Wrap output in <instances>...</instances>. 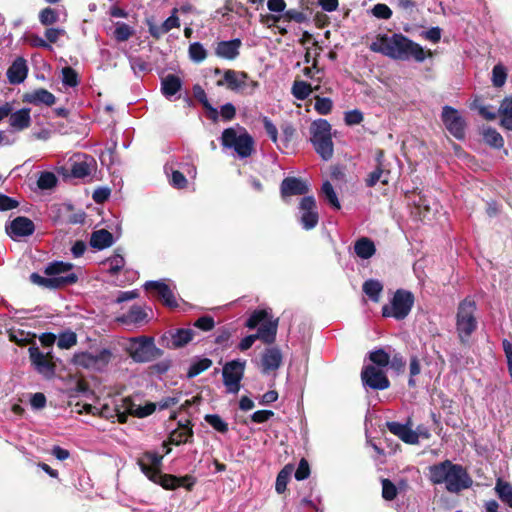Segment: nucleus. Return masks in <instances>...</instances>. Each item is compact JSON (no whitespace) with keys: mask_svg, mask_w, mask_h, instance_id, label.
Listing matches in <instances>:
<instances>
[{"mask_svg":"<svg viewBox=\"0 0 512 512\" xmlns=\"http://www.w3.org/2000/svg\"><path fill=\"white\" fill-rule=\"evenodd\" d=\"M62 84L66 87L74 88L79 84L78 73L70 66H65L61 70Z\"/></svg>","mask_w":512,"mask_h":512,"instance_id":"obj_45","label":"nucleus"},{"mask_svg":"<svg viewBox=\"0 0 512 512\" xmlns=\"http://www.w3.org/2000/svg\"><path fill=\"white\" fill-rule=\"evenodd\" d=\"M108 271L111 275H116L125 265V260L122 254L118 251L106 260Z\"/></svg>","mask_w":512,"mask_h":512,"instance_id":"obj_49","label":"nucleus"},{"mask_svg":"<svg viewBox=\"0 0 512 512\" xmlns=\"http://www.w3.org/2000/svg\"><path fill=\"white\" fill-rule=\"evenodd\" d=\"M144 287L148 291L155 292V295L163 302L164 305L170 308L178 306L176 297L172 289L162 281H147Z\"/></svg>","mask_w":512,"mask_h":512,"instance_id":"obj_17","label":"nucleus"},{"mask_svg":"<svg viewBox=\"0 0 512 512\" xmlns=\"http://www.w3.org/2000/svg\"><path fill=\"white\" fill-rule=\"evenodd\" d=\"M181 88L182 81L178 76L174 74H168L161 81V92L168 99L179 92Z\"/></svg>","mask_w":512,"mask_h":512,"instance_id":"obj_31","label":"nucleus"},{"mask_svg":"<svg viewBox=\"0 0 512 512\" xmlns=\"http://www.w3.org/2000/svg\"><path fill=\"white\" fill-rule=\"evenodd\" d=\"M430 480L434 484H445L451 493H459L471 487L473 481L467 471L459 464L450 460L429 467Z\"/></svg>","mask_w":512,"mask_h":512,"instance_id":"obj_3","label":"nucleus"},{"mask_svg":"<svg viewBox=\"0 0 512 512\" xmlns=\"http://www.w3.org/2000/svg\"><path fill=\"white\" fill-rule=\"evenodd\" d=\"M369 49L393 60L409 61L413 59L416 62H423L426 59L423 47L402 33L378 34Z\"/></svg>","mask_w":512,"mask_h":512,"instance_id":"obj_1","label":"nucleus"},{"mask_svg":"<svg viewBox=\"0 0 512 512\" xmlns=\"http://www.w3.org/2000/svg\"><path fill=\"white\" fill-rule=\"evenodd\" d=\"M59 20V13L56 9L46 7L39 13V21L44 26L55 24Z\"/></svg>","mask_w":512,"mask_h":512,"instance_id":"obj_46","label":"nucleus"},{"mask_svg":"<svg viewBox=\"0 0 512 512\" xmlns=\"http://www.w3.org/2000/svg\"><path fill=\"white\" fill-rule=\"evenodd\" d=\"M193 429L190 421L186 424H179V427L173 430L169 435V442L174 445L190 443L193 439Z\"/></svg>","mask_w":512,"mask_h":512,"instance_id":"obj_26","label":"nucleus"},{"mask_svg":"<svg viewBox=\"0 0 512 512\" xmlns=\"http://www.w3.org/2000/svg\"><path fill=\"white\" fill-rule=\"evenodd\" d=\"M386 427L392 434L407 444H417L419 442L418 434L407 424L391 421L386 423Z\"/></svg>","mask_w":512,"mask_h":512,"instance_id":"obj_23","label":"nucleus"},{"mask_svg":"<svg viewBox=\"0 0 512 512\" xmlns=\"http://www.w3.org/2000/svg\"><path fill=\"white\" fill-rule=\"evenodd\" d=\"M225 84L231 91L245 94H253L259 86L258 82L250 79L246 72L231 69L226 70L223 79L217 81V86Z\"/></svg>","mask_w":512,"mask_h":512,"instance_id":"obj_10","label":"nucleus"},{"mask_svg":"<svg viewBox=\"0 0 512 512\" xmlns=\"http://www.w3.org/2000/svg\"><path fill=\"white\" fill-rule=\"evenodd\" d=\"M476 303L467 297L462 300L456 312V332L461 344L467 345L471 335L476 331L478 322L475 317Z\"/></svg>","mask_w":512,"mask_h":512,"instance_id":"obj_4","label":"nucleus"},{"mask_svg":"<svg viewBox=\"0 0 512 512\" xmlns=\"http://www.w3.org/2000/svg\"><path fill=\"white\" fill-rule=\"evenodd\" d=\"M28 73L26 61L23 58H17L7 70V78L11 84L22 83Z\"/></svg>","mask_w":512,"mask_h":512,"instance_id":"obj_25","label":"nucleus"},{"mask_svg":"<svg viewBox=\"0 0 512 512\" xmlns=\"http://www.w3.org/2000/svg\"><path fill=\"white\" fill-rule=\"evenodd\" d=\"M193 92L194 97L203 105L204 109L207 111L209 119L213 122H217L219 119V111L210 104L205 90L201 86L195 85Z\"/></svg>","mask_w":512,"mask_h":512,"instance_id":"obj_32","label":"nucleus"},{"mask_svg":"<svg viewBox=\"0 0 512 512\" xmlns=\"http://www.w3.org/2000/svg\"><path fill=\"white\" fill-rule=\"evenodd\" d=\"M361 378L365 386L374 390H385L390 386L386 374L373 365H368L362 370Z\"/></svg>","mask_w":512,"mask_h":512,"instance_id":"obj_15","label":"nucleus"},{"mask_svg":"<svg viewBox=\"0 0 512 512\" xmlns=\"http://www.w3.org/2000/svg\"><path fill=\"white\" fill-rule=\"evenodd\" d=\"M163 457L156 452H146L138 459V465L142 473L152 482L161 485L164 489L175 490L178 487H185L192 490L195 485V478L190 475L177 477L169 474H161L160 467Z\"/></svg>","mask_w":512,"mask_h":512,"instance_id":"obj_2","label":"nucleus"},{"mask_svg":"<svg viewBox=\"0 0 512 512\" xmlns=\"http://www.w3.org/2000/svg\"><path fill=\"white\" fill-rule=\"evenodd\" d=\"M502 347L507 359L508 373L512 381V343L509 340L504 339L502 341Z\"/></svg>","mask_w":512,"mask_h":512,"instance_id":"obj_64","label":"nucleus"},{"mask_svg":"<svg viewBox=\"0 0 512 512\" xmlns=\"http://www.w3.org/2000/svg\"><path fill=\"white\" fill-rule=\"evenodd\" d=\"M390 171L386 165L376 166V168L370 172L365 180L366 186L374 187L378 182L383 185L389 183Z\"/></svg>","mask_w":512,"mask_h":512,"instance_id":"obj_33","label":"nucleus"},{"mask_svg":"<svg viewBox=\"0 0 512 512\" xmlns=\"http://www.w3.org/2000/svg\"><path fill=\"white\" fill-rule=\"evenodd\" d=\"M362 289L371 301L378 302L383 290V285L378 280L369 279L363 283Z\"/></svg>","mask_w":512,"mask_h":512,"instance_id":"obj_35","label":"nucleus"},{"mask_svg":"<svg viewBox=\"0 0 512 512\" xmlns=\"http://www.w3.org/2000/svg\"><path fill=\"white\" fill-rule=\"evenodd\" d=\"M125 350L134 362L146 363L154 361L163 355L152 337L139 336L130 338L125 344Z\"/></svg>","mask_w":512,"mask_h":512,"instance_id":"obj_5","label":"nucleus"},{"mask_svg":"<svg viewBox=\"0 0 512 512\" xmlns=\"http://www.w3.org/2000/svg\"><path fill=\"white\" fill-rule=\"evenodd\" d=\"M113 242V235L105 229L94 231L90 237V245L98 250L110 247Z\"/></svg>","mask_w":512,"mask_h":512,"instance_id":"obj_30","label":"nucleus"},{"mask_svg":"<svg viewBox=\"0 0 512 512\" xmlns=\"http://www.w3.org/2000/svg\"><path fill=\"white\" fill-rule=\"evenodd\" d=\"M204 420L217 432L226 433L229 429L228 423L225 422L218 414H207Z\"/></svg>","mask_w":512,"mask_h":512,"instance_id":"obj_47","label":"nucleus"},{"mask_svg":"<svg viewBox=\"0 0 512 512\" xmlns=\"http://www.w3.org/2000/svg\"><path fill=\"white\" fill-rule=\"evenodd\" d=\"M77 342L76 334L72 331L63 332L59 335L57 345L61 349H69Z\"/></svg>","mask_w":512,"mask_h":512,"instance_id":"obj_54","label":"nucleus"},{"mask_svg":"<svg viewBox=\"0 0 512 512\" xmlns=\"http://www.w3.org/2000/svg\"><path fill=\"white\" fill-rule=\"evenodd\" d=\"M292 95L298 100L307 99L311 92V85L305 81H295L292 85Z\"/></svg>","mask_w":512,"mask_h":512,"instance_id":"obj_44","label":"nucleus"},{"mask_svg":"<svg viewBox=\"0 0 512 512\" xmlns=\"http://www.w3.org/2000/svg\"><path fill=\"white\" fill-rule=\"evenodd\" d=\"M397 495L396 486L388 479L382 480V496L385 500L391 501Z\"/></svg>","mask_w":512,"mask_h":512,"instance_id":"obj_60","label":"nucleus"},{"mask_svg":"<svg viewBox=\"0 0 512 512\" xmlns=\"http://www.w3.org/2000/svg\"><path fill=\"white\" fill-rule=\"evenodd\" d=\"M57 184V178L52 172H41L38 180L37 185L42 190H48L56 186Z\"/></svg>","mask_w":512,"mask_h":512,"instance_id":"obj_52","label":"nucleus"},{"mask_svg":"<svg viewBox=\"0 0 512 512\" xmlns=\"http://www.w3.org/2000/svg\"><path fill=\"white\" fill-rule=\"evenodd\" d=\"M354 253L358 258L367 260L376 253V246L370 238L360 237L354 243Z\"/></svg>","mask_w":512,"mask_h":512,"instance_id":"obj_28","label":"nucleus"},{"mask_svg":"<svg viewBox=\"0 0 512 512\" xmlns=\"http://www.w3.org/2000/svg\"><path fill=\"white\" fill-rule=\"evenodd\" d=\"M156 410L155 403H147L145 406H137L135 409L130 408V413L138 418H144L151 415Z\"/></svg>","mask_w":512,"mask_h":512,"instance_id":"obj_58","label":"nucleus"},{"mask_svg":"<svg viewBox=\"0 0 512 512\" xmlns=\"http://www.w3.org/2000/svg\"><path fill=\"white\" fill-rule=\"evenodd\" d=\"M321 190L325 200L329 203V205L333 209L339 210L341 208V204L332 184L329 181H325Z\"/></svg>","mask_w":512,"mask_h":512,"instance_id":"obj_42","label":"nucleus"},{"mask_svg":"<svg viewBox=\"0 0 512 512\" xmlns=\"http://www.w3.org/2000/svg\"><path fill=\"white\" fill-rule=\"evenodd\" d=\"M268 320V313L265 310H256L246 320L245 326L249 329L258 328L263 322Z\"/></svg>","mask_w":512,"mask_h":512,"instance_id":"obj_48","label":"nucleus"},{"mask_svg":"<svg viewBox=\"0 0 512 512\" xmlns=\"http://www.w3.org/2000/svg\"><path fill=\"white\" fill-rule=\"evenodd\" d=\"M169 182L174 188L177 189H183L187 185L186 177L178 170L172 171Z\"/></svg>","mask_w":512,"mask_h":512,"instance_id":"obj_61","label":"nucleus"},{"mask_svg":"<svg viewBox=\"0 0 512 512\" xmlns=\"http://www.w3.org/2000/svg\"><path fill=\"white\" fill-rule=\"evenodd\" d=\"M9 123L15 130H23L30 126V108H22L14 113L11 112Z\"/></svg>","mask_w":512,"mask_h":512,"instance_id":"obj_29","label":"nucleus"},{"mask_svg":"<svg viewBox=\"0 0 512 512\" xmlns=\"http://www.w3.org/2000/svg\"><path fill=\"white\" fill-rule=\"evenodd\" d=\"M112 359V351L108 348H102L96 351L76 353L73 357V362L76 366L96 372H102L107 368Z\"/></svg>","mask_w":512,"mask_h":512,"instance_id":"obj_7","label":"nucleus"},{"mask_svg":"<svg viewBox=\"0 0 512 512\" xmlns=\"http://www.w3.org/2000/svg\"><path fill=\"white\" fill-rule=\"evenodd\" d=\"M193 325L194 327L201 329L203 331H210L214 328L215 321L213 317L205 315L198 318Z\"/></svg>","mask_w":512,"mask_h":512,"instance_id":"obj_62","label":"nucleus"},{"mask_svg":"<svg viewBox=\"0 0 512 512\" xmlns=\"http://www.w3.org/2000/svg\"><path fill=\"white\" fill-rule=\"evenodd\" d=\"M134 33L132 27L123 22H117L114 30V37L118 42L127 41Z\"/></svg>","mask_w":512,"mask_h":512,"instance_id":"obj_51","label":"nucleus"},{"mask_svg":"<svg viewBox=\"0 0 512 512\" xmlns=\"http://www.w3.org/2000/svg\"><path fill=\"white\" fill-rule=\"evenodd\" d=\"M298 220L304 230H311L317 226L319 214L313 196H305L300 200Z\"/></svg>","mask_w":512,"mask_h":512,"instance_id":"obj_13","label":"nucleus"},{"mask_svg":"<svg viewBox=\"0 0 512 512\" xmlns=\"http://www.w3.org/2000/svg\"><path fill=\"white\" fill-rule=\"evenodd\" d=\"M495 491L499 499L508 507L512 508V484L498 479L495 485Z\"/></svg>","mask_w":512,"mask_h":512,"instance_id":"obj_36","label":"nucleus"},{"mask_svg":"<svg viewBox=\"0 0 512 512\" xmlns=\"http://www.w3.org/2000/svg\"><path fill=\"white\" fill-rule=\"evenodd\" d=\"M371 13L374 17L384 20L390 19L392 16V10L390 7L383 3L374 5V7L371 9Z\"/></svg>","mask_w":512,"mask_h":512,"instance_id":"obj_56","label":"nucleus"},{"mask_svg":"<svg viewBox=\"0 0 512 512\" xmlns=\"http://www.w3.org/2000/svg\"><path fill=\"white\" fill-rule=\"evenodd\" d=\"M78 276L75 273H69L66 276L58 277H43L38 273H32L30 275V281L38 286L47 289H59L76 283Z\"/></svg>","mask_w":512,"mask_h":512,"instance_id":"obj_14","label":"nucleus"},{"mask_svg":"<svg viewBox=\"0 0 512 512\" xmlns=\"http://www.w3.org/2000/svg\"><path fill=\"white\" fill-rule=\"evenodd\" d=\"M414 205L419 210L420 214H423V217L426 218L432 211H436L438 204L433 200L428 198L426 195H418V199L413 200Z\"/></svg>","mask_w":512,"mask_h":512,"instance_id":"obj_38","label":"nucleus"},{"mask_svg":"<svg viewBox=\"0 0 512 512\" xmlns=\"http://www.w3.org/2000/svg\"><path fill=\"white\" fill-rule=\"evenodd\" d=\"M23 101L33 105L45 104L52 106L56 102V97L44 88L36 89L23 96Z\"/></svg>","mask_w":512,"mask_h":512,"instance_id":"obj_24","label":"nucleus"},{"mask_svg":"<svg viewBox=\"0 0 512 512\" xmlns=\"http://www.w3.org/2000/svg\"><path fill=\"white\" fill-rule=\"evenodd\" d=\"M194 331L190 328L177 329L171 336L172 346L174 348H180L188 344L193 340Z\"/></svg>","mask_w":512,"mask_h":512,"instance_id":"obj_37","label":"nucleus"},{"mask_svg":"<svg viewBox=\"0 0 512 512\" xmlns=\"http://www.w3.org/2000/svg\"><path fill=\"white\" fill-rule=\"evenodd\" d=\"M96 162L93 157L83 155L72 163L71 175L74 178L84 179L95 170Z\"/></svg>","mask_w":512,"mask_h":512,"instance_id":"obj_22","label":"nucleus"},{"mask_svg":"<svg viewBox=\"0 0 512 512\" xmlns=\"http://www.w3.org/2000/svg\"><path fill=\"white\" fill-rule=\"evenodd\" d=\"M73 265L68 262L54 261L49 263L44 270V273L50 277L66 276L72 273Z\"/></svg>","mask_w":512,"mask_h":512,"instance_id":"obj_34","label":"nucleus"},{"mask_svg":"<svg viewBox=\"0 0 512 512\" xmlns=\"http://www.w3.org/2000/svg\"><path fill=\"white\" fill-rule=\"evenodd\" d=\"M212 365V360L209 358H199L191 363L188 372H187V378L192 379L199 375L200 373L204 372L205 370L209 369Z\"/></svg>","mask_w":512,"mask_h":512,"instance_id":"obj_41","label":"nucleus"},{"mask_svg":"<svg viewBox=\"0 0 512 512\" xmlns=\"http://www.w3.org/2000/svg\"><path fill=\"white\" fill-rule=\"evenodd\" d=\"M245 367L246 361L241 359H235L225 363L222 369V377L227 393L237 394L240 391Z\"/></svg>","mask_w":512,"mask_h":512,"instance_id":"obj_11","label":"nucleus"},{"mask_svg":"<svg viewBox=\"0 0 512 512\" xmlns=\"http://www.w3.org/2000/svg\"><path fill=\"white\" fill-rule=\"evenodd\" d=\"M146 317L147 314L141 306L133 305L121 320L125 323L139 324L144 322Z\"/></svg>","mask_w":512,"mask_h":512,"instance_id":"obj_39","label":"nucleus"},{"mask_svg":"<svg viewBox=\"0 0 512 512\" xmlns=\"http://www.w3.org/2000/svg\"><path fill=\"white\" fill-rule=\"evenodd\" d=\"M29 358L34 369L45 377L54 375V364L48 359L49 353L45 355L35 345L29 347Z\"/></svg>","mask_w":512,"mask_h":512,"instance_id":"obj_16","label":"nucleus"},{"mask_svg":"<svg viewBox=\"0 0 512 512\" xmlns=\"http://www.w3.org/2000/svg\"><path fill=\"white\" fill-rule=\"evenodd\" d=\"M441 120L447 131L457 140H463L466 135V121L460 112L448 105L442 108Z\"/></svg>","mask_w":512,"mask_h":512,"instance_id":"obj_12","label":"nucleus"},{"mask_svg":"<svg viewBox=\"0 0 512 512\" xmlns=\"http://www.w3.org/2000/svg\"><path fill=\"white\" fill-rule=\"evenodd\" d=\"M282 353L277 347H270L264 350L261 357V372L269 374L277 370L282 364Z\"/></svg>","mask_w":512,"mask_h":512,"instance_id":"obj_20","label":"nucleus"},{"mask_svg":"<svg viewBox=\"0 0 512 512\" xmlns=\"http://www.w3.org/2000/svg\"><path fill=\"white\" fill-rule=\"evenodd\" d=\"M507 79V72L503 65L497 64L492 69V83L495 87H502Z\"/></svg>","mask_w":512,"mask_h":512,"instance_id":"obj_53","label":"nucleus"},{"mask_svg":"<svg viewBox=\"0 0 512 512\" xmlns=\"http://www.w3.org/2000/svg\"><path fill=\"white\" fill-rule=\"evenodd\" d=\"M6 231L13 239L26 237L34 233L35 225L29 218L18 216L6 227Z\"/></svg>","mask_w":512,"mask_h":512,"instance_id":"obj_18","label":"nucleus"},{"mask_svg":"<svg viewBox=\"0 0 512 512\" xmlns=\"http://www.w3.org/2000/svg\"><path fill=\"white\" fill-rule=\"evenodd\" d=\"M333 107L332 100L327 97H317L314 108L320 115H327L331 112Z\"/></svg>","mask_w":512,"mask_h":512,"instance_id":"obj_55","label":"nucleus"},{"mask_svg":"<svg viewBox=\"0 0 512 512\" xmlns=\"http://www.w3.org/2000/svg\"><path fill=\"white\" fill-rule=\"evenodd\" d=\"M414 304V295L407 290L398 289L390 302L382 307V315L384 317H392L396 320L405 319Z\"/></svg>","mask_w":512,"mask_h":512,"instance_id":"obj_8","label":"nucleus"},{"mask_svg":"<svg viewBox=\"0 0 512 512\" xmlns=\"http://www.w3.org/2000/svg\"><path fill=\"white\" fill-rule=\"evenodd\" d=\"M344 120L349 126L360 124L363 121V113L358 109L347 111Z\"/></svg>","mask_w":512,"mask_h":512,"instance_id":"obj_63","label":"nucleus"},{"mask_svg":"<svg viewBox=\"0 0 512 512\" xmlns=\"http://www.w3.org/2000/svg\"><path fill=\"white\" fill-rule=\"evenodd\" d=\"M242 42L239 38H235L228 41H220L217 43L215 48V54L217 57L226 59V60H234L240 54Z\"/></svg>","mask_w":512,"mask_h":512,"instance_id":"obj_21","label":"nucleus"},{"mask_svg":"<svg viewBox=\"0 0 512 512\" xmlns=\"http://www.w3.org/2000/svg\"><path fill=\"white\" fill-rule=\"evenodd\" d=\"M221 143L223 147L233 149L240 158H246L253 151V138L243 131L237 134L234 128H227L222 132Z\"/></svg>","mask_w":512,"mask_h":512,"instance_id":"obj_9","label":"nucleus"},{"mask_svg":"<svg viewBox=\"0 0 512 512\" xmlns=\"http://www.w3.org/2000/svg\"><path fill=\"white\" fill-rule=\"evenodd\" d=\"M278 328V320L269 319L266 322H263L257 330L255 334L257 339L261 340L265 344H272L276 339Z\"/></svg>","mask_w":512,"mask_h":512,"instance_id":"obj_27","label":"nucleus"},{"mask_svg":"<svg viewBox=\"0 0 512 512\" xmlns=\"http://www.w3.org/2000/svg\"><path fill=\"white\" fill-rule=\"evenodd\" d=\"M310 132L315 151L324 161L330 160L334 153L330 123L325 119H318L312 123Z\"/></svg>","mask_w":512,"mask_h":512,"instance_id":"obj_6","label":"nucleus"},{"mask_svg":"<svg viewBox=\"0 0 512 512\" xmlns=\"http://www.w3.org/2000/svg\"><path fill=\"white\" fill-rule=\"evenodd\" d=\"M283 198L296 195H305L309 192V186L306 181L296 177H286L280 186Z\"/></svg>","mask_w":512,"mask_h":512,"instance_id":"obj_19","label":"nucleus"},{"mask_svg":"<svg viewBox=\"0 0 512 512\" xmlns=\"http://www.w3.org/2000/svg\"><path fill=\"white\" fill-rule=\"evenodd\" d=\"M189 58L194 63H201L207 57V50L200 42H193L188 49Z\"/></svg>","mask_w":512,"mask_h":512,"instance_id":"obj_43","label":"nucleus"},{"mask_svg":"<svg viewBox=\"0 0 512 512\" xmlns=\"http://www.w3.org/2000/svg\"><path fill=\"white\" fill-rule=\"evenodd\" d=\"M483 139L485 143L494 147L496 149H500L504 145V139L501 134L494 128L488 127L483 130Z\"/></svg>","mask_w":512,"mask_h":512,"instance_id":"obj_40","label":"nucleus"},{"mask_svg":"<svg viewBox=\"0 0 512 512\" xmlns=\"http://www.w3.org/2000/svg\"><path fill=\"white\" fill-rule=\"evenodd\" d=\"M291 471L292 468L290 466H285L277 475L275 490L278 494H282L286 490Z\"/></svg>","mask_w":512,"mask_h":512,"instance_id":"obj_50","label":"nucleus"},{"mask_svg":"<svg viewBox=\"0 0 512 512\" xmlns=\"http://www.w3.org/2000/svg\"><path fill=\"white\" fill-rule=\"evenodd\" d=\"M369 358L379 367H386L390 359L389 355L383 349L371 352Z\"/></svg>","mask_w":512,"mask_h":512,"instance_id":"obj_57","label":"nucleus"},{"mask_svg":"<svg viewBox=\"0 0 512 512\" xmlns=\"http://www.w3.org/2000/svg\"><path fill=\"white\" fill-rule=\"evenodd\" d=\"M263 125L265 128V131L271 141L275 143L278 148H281V146L278 144V130L277 127L274 125V123L269 119L268 117H263Z\"/></svg>","mask_w":512,"mask_h":512,"instance_id":"obj_59","label":"nucleus"}]
</instances>
